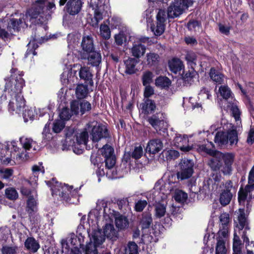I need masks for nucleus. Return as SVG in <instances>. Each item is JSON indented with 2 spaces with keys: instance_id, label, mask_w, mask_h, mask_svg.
<instances>
[{
  "instance_id": "obj_1",
  "label": "nucleus",
  "mask_w": 254,
  "mask_h": 254,
  "mask_svg": "<svg viewBox=\"0 0 254 254\" xmlns=\"http://www.w3.org/2000/svg\"><path fill=\"white\" fill-rule=\"evenodd\" d=\"M235 159V155L232 153H217V155L211 159L209 163L211 169L215 171H220L224 175H231L233 168L232 164Z\"/></svg>"
},
{
  "instance_id": "obj_2",
  "label": "nucleus",
  "mask_w": 254,
  "mask_h": 254,
  "mask_svg": "<svg viewBox=\"0 0 254 254\" xmlns=\"http://www.w3.org/2000/svg\"><path fill=\"white\" fill-rule=\"evenodd\" d=\"M20 77L17 78V108H18L19 112H22V117L25 122H27L29 120H33L34 118V115L32 110L25 109V100L23 96L21 95L22 89L25 86V81L21 77L23 75V73L21 72L19 74Z\"/></svg>"
},
{
  "instance_id": "obj_3",
  "label": "nucleus",
  "mask_w": 254,
  "mask_h": 254,
  "mask_svg": "<svg viewBox=\"0 0 254 254\" xmlns=\"http://www.w3.org/2000/svg\"><path fill=\"white\" fill-rule=\"evenodd\" d=\"M237 221L235 222V231H238L239 235H241L244 242L249 245V239L247 235L248 231H250V228L249 226L248 219L245 215L244 209H239L238 212Z\"/></svg>"
},
{
  "instance_id": "obj_4",
  "label": "nucleus",
  "mask_w": 254,
  "mask_h": 254,
  "mask_svg": "<svg viewBox=\"0 0 254 254\" xmlns=\"http://www.w3.org/2000/svg\"><path fill=\"white\" fill-rule=\"evenodd\" d=\"M190 6H191L190 0H174L168 8V18H174L179 16Z\"/></svg>"
},
{
  "instance_id": "obj_5",
  "label": "nucleus",
  "mask_w": 254,
  "mask_h": 254,
  "mask_svg": "<svg viewBox=\"0 0 254 254\" xmlns=\"http://www.w3.org/2000/svg\"><path fill=\"white\" fill-rule=\"evenodd\" d=\"M87 126L86 129L90 132V138L94 142H97L102 138L109 137L108 129L104 125L99 124L96 122L95 125L88 124Z\"/></svg>"
},
{
  "instance_id": "obj_6",
  "label": "nucleus",
  "mask_w": 254,
  "mask_h": 254,
  "mask_svg": "<svg viewBox=\"0 0 254 254\" xmlns=\"http://www.w3.org/2000/svg\"><path fill=\"white\" fill-rule=\"evenodd\" d=\"M238 199L240 205L244 206L249 205L252 199L254 198V183L248 184L244 188L241 187L238 193Z\"/></svg>"
},
{
  "instance_id": "obj_7",
  "label": "nucleus",
  "mask_w": 254,
  "mask_h": 254,
  "mask_svg": "<svg viewBox=\"0 0 254 254\" xmlns=\"http://www.w3.org/2000/svg\"><path fill=\"white\" fill-rule=\"evenodd\" d=\"M180 165V170L177 173L178 179L184 180L190 178L193 173V161L185 158L182 159Z\"/></svg>"
},
{
  "instance_id": "obj_8",
  "label": "nucleus",
  "mask_w": 254,
  "mask_h": 254,
  "mask_svg": "<svg viewBox=\"0 0 254 254\" xmlns=\"http://www.w3.org/2000/svg\"><path fill=\"white\" fill-rule=\"evenodd\" d=\"M47 184L48 185H52V190L53 192L58 194L66 201H69L68 192L72 189V186L69 187L65 184L63 185L61 183L59 184L54 179H52V181H48Z\"/></svg>"
},
{
  "instance_id": "obj_9",
  "label": "nucleus",
  "mask_w": 254,
  "mask_h": 254,
  "mask_svg": "<svg viewBox=\"0 0 254 254\" xmlns=\"http://www.w3.org/2000/svg\"><path fill=\"white\" fill-rule=\"evenodd\" d=\"M156 26L152 25L151 29L154 34L156 36L161 35L165 31V22L166 20V12L164 10L159 9L156 15Z\"/></svg>"
},
{
  "instance_id": "obj_10",
  "label": "nucleus",
  "mask_w": 254,
  "mask_h": 254,
  "mask_svg": "<svg viewBox=\"0 0 254 254\" xmlns=\"http://www.w3.org/2000/svg\"><path fill=\"white\" fill-rule=\"evenodd\" d=\"M16 29V19L14 18H10L8 22L7 30L3 29L0 26V38L4 41H9L14 38V34L13 33Z\"/></svg>"
},
{
  "instance_id": "obj_11",
  "label": "nucleus",
  "mask_w": 254,
  "mask_h": 254,
  "mask_svg": "<svg viewBox=\"0 0 254 254\" xmlns=\"http://www.w3.org/2000/svg\"><path fill=\"white\" fill-rule=\"evenodd\" d=\"M16 68L12 67L10 70L11 74L14 73ZM5 84L4 91H7L10 96L12 97V100L16 98V77L14 75L11 74L9 77L5 78Z\"/></svg>"
},
{
  "instance_id": "obj_12",
  "label": "nucleus",
  "mask_w": 254,
  "mask_h": 254,
  "mask_svg": "<svg viewBox=\"0 0 254 254\" xmlns=\"http://www.w3.org/2000/svg\"><path fill=\"white\" fill-rule=\"evenodd\" d=\"M27 211L29 214L31 221L37 223L40 219V216L36 214L37 211V202L34 196H31L27 200Z\"/></svg>"
},
{
  "instance_id": "obj_13",
  "label": "nucleus",
  "mask_w": 254,
  "mask_h": 254,
  "mask_svg": "<svg viewBox=\"0 0 254 254\" xmlns=\"http://www.w3.org/2000/svg\"><path fill=\"white\" fill-rule=\"evenodd\" d=\"M220 223L219 230L218 232L219 236H222L223 238H226L228 235L230 227V215L227 213H223L219 216Z\"/></svg>"
},
{
  "instance_id": "obj_14",
  "label": "nucleus",
  "mask_w": 254,
  "mask_h": 254,
  "mask_svg": "<svg viewBox=\"0 0 254 254\" xmlns=\"http://www.w3.org/2000/svg\"><path fill=\"white\" fill-rule=\"evenodd\" d=\"M82 60H87L88 64L93 66H99L101 63L102 57L100 52L94 50L88 53H82L81 56L79 57Z\"/></svg>"
},
{
  "instance_id": "obj_15",
  "label": "nucleus",
  "mask_w": 254,
  "mask_h": 254,
  "mask_svg": "<svg viewBox=\"0 0 254 254\" xmlns=\"http://www.w3.org/2000/svg\"><path fill=\"white\" fill-rule=\"evenodd\" d=\"M19 142L22 148L25 149V151H22L19 153L18 157L23 161L27 160L29 158V154L27 150H29L32 146V143L34 142L33 139L31 138H28L25 136H22L19 138Z\"/></svg>"
},
{
  "instance_id": "obj_16",
  "label": "nucleus",
  "mask_w": 254,
  "mask_h": 254,
  "mask_svg": "<svg viewBox=\"0 0 254 254\" xmlns=\"http://www.w3.org/2000/svg\"><path fill=\"white\" fill-rule=\"evenodd\" d=\"M82 4L81 0H68L65 6L67 12L71 15L78 14L81 10Z\"/></svg>"
},
{
  "instance_id": "obj_17",
  "label": "nucleus",
  "mask_w": 254,
  "mask_h": 254,
  "mask_svg": "<svg viewBox=\"0 0 254 254\" xmlns=\"http://www.w3.org/2000/svg\"><path fill=\"white\" fill-rule=\"evenodd\" d=\"M82 50L79 52V56L81 57L83 52L88 53L94 50L93 39L91 35H86L82 37L81 43Z\"/></svg>"
},
{
  "instance_id": "obj_18",
  "label": "nucleus",
  "mask_w": 254,
  "mask_h": 254,
  "mask_svg": "<svg viewBox=\"0 0 254 254\" xmlns=\"http://www.w3.org/2000/svg\"><path fill=\"white\" fill-rule=\"evenodd\" d=\"M143 154L142 147L140 145L135 146L131 151L125 152L123 157V161L126 163L130 162L131 158L138 160L143 156Z\"/></svg>"
},
{
  "instance_id": "obj_19",
  "label": "nucleus",
  "mask_w": 254,
  "mask_h": 254,
  "mask_svg": "<svg viewBox=\"0 0 254 254\" xmlns=\"http://www.w3.org/2000/svg\"><path fill=\"white\" fill-rule=\"evenodd\" d=\"M163 147L162 141L159 139H153L148 142L145 150L147 153L156 154L159 152Z\"/></svg>"
},
{
  "instance_id": "obj_20",
  "label": "nucleus",
  "mask_w": 254,
  "mask_h": 254,
  "mask_svg": "<svg viewBox=\"0 0 254 254\" xmlns=\"http://www.w3.org/2000/svg\"><path fill=\"white\" fill-rule=\"evenodd\" d=\"M45 1L46 0H36L35 5L27 11V15L31 18H37L40 14L43 12Z\"/></svg>"
},
{
  "instance_id": "obj_21",
  "label": "nucleus",
  "mask_w": 254,
  "mask_h": 254,
  "mask_svg": "<svg viewBox=\"0 0 254 254\" xmlns=\"http://www.w3.org/2000/svg\"><path fill=\"white\" fill-rule=\"evenodd\" d=\"M197 150L199 153H204L210 156L215 157L217 155L218 151L215 149V145L212 142L207 141L205 144L199 145L197 146Z\"/></svg>"
},
{
  "instance_id": "obj_22",
  "label": "nucleus",
  "mask_w": 254,
  "mask_h": 254,
  "mask_svg": "<svg viewBox=\"0 0 254 254\" xmlns=\"http://www.w3.org/2000/svg\"><path fill=\"white\" fill-rule=\"evenodd\" d=\"M140 107L142 113L146 115L154 113L156 108L155 101L150 99H144Z\"/></svg>"
},
{
  "instance_id": "obj_23",
  "label": "nucleus",
  "mask_w": 254,
  "mask_h": 254,
  "mask_svg": "<svg viewBox=\"0 0 254 254\" xmlns=\"http://www.w3.org/2000/svg\"><path fill=\"white\" fill-rule=\"evenodd\" d=\"M237 126H233L231 129H229L226 132L228 135V142H229L231 146L236 145L238 142V135L237 128L241 127V122L237 123Z\"/></svg>"
},
{
  "instance_id": "obj_24",
  "label": "nucleus",
  "mask_w": 254,
  "mask_h": 254,
  "mask_svg": "<svg viewBox=\"0 0 254 254\" xmlns=\"http://www.w3.org/2000/svg\"><path fill=\"white\" fill-rule=\"evenodd\" d=\"M164 119L163 113L159 112L149 117L147 121L154 129L157 130L159 129L160 126L163 124Z\"/></svg>"
},
{
  "instance_id": "obj_25",
  "label": "nucleus",
  "mask_w": 254,
  "mask_h": 254,
  "mask_svg": "<svg viewBox=\"0 0 254 254\" xmlns=\"http://www.w3.org/2000/svg\"><path fill=\"white\" fill-rule=\"evenodd\" d=\"M79 76L80 79L84 80L85 83L88 84L91 86L93 85V74L89 67L86 66L81 67L79 71Z\"/></svg>"
},
{
  "instance_id": "obj_26",
  "label": "nucleus",
  "mask_w": 254,
  "mask_h": 254,
  "mask_svg": "<svg viewBox=\"0 0 254 254\" xmlns=\"http://www.w3.org/2000/svg\"><path fill=\"white\" fill-rule=\"evenodd\" d=\"M90 237V242L93 243L97 246L102 245L105 240V237L103 232L101 229L94 230L92 231Z\"/></svg>"
},
{
  "instance_id": "obj_27",
  "label": "nucleus",
  "mask_w": 254,
  "mask_h": 254,
  "mask_svg": "<svg viewBox=\"0 0 254 254\" xmlns=\"http://www.w3.org/2000/svg\"><path fill=\"white\" fill-rule=\"evenodd\" d=\"M103 233L105 237L112 241H115L119 237V232L114 227V225L111 224H106L104 228Z\"/></svg>"
},
{
  "instance_id": "obj_28",
  "label": "nucleus",
  "mask_w": 254,
  "mask_h": 254,
  "mask_svg": "<svg viewBox=\"0 0 254 254\" xmlns=\"http://www.w3.org/2000/svg\"><path fill=\"white\" fill-rule=\"evenodd\" d=\"M22 184L23 186L20 189V192L23 196L29 198L31 196H34V194L36 195V191L29 188L31 185V183L29 181L24 180Z\"/></svg>"
},
{
  "instance_id": "obj_29",
  "label": "nucleus",
  "mask_w": 254,
  "mask_h": 254,
  "mask_svg": "<svg viewBox=\"0 0 254 254\" xmlns=\"http://www.w3.org/2000/svg\"><path fill=\"white\" fill-rule=\"evenodd\" d=\"M139 62V61L134 58H129L127 60L124 61L125 65V72L127 74H132L135 73L137 69L135 68V66Z\"/></svg>"
},
{
  "instance_id": "obj_30",
  "label": "nucleus",
  "mask_w": 254,
  "mask_h": 254,
  "mask_svg": "<svg viewBox=\"0 0 254 254\" xmlns=\"http://www.w3.org/2000/svg\"><path fill=\"white\" fill-rule=\"evenodd\" d=\"M25 248L32 253H36L40 249L39 243L33 237H28L24 242Z\"/></svg>"
},
{
  "instance_id": "obj_31",
  "label": "nucleus",
  "mask_w": 254,
  "mask_h": 254,
  "mask_svg": "<svg viewBox=\"0 0 254 254\" xmlns=\"http://www.w3.org/2000/svg\"><path fill=\"white\" fill-rule=\"evenodd\" d=\"M170 70L176 74L184 68L183 62L178 58H173L168 62Z\"/></svg>"
},
{
  "instance_id": "obj_32",
  "label": "nucleus",
  "mask_w": 254,
  "mask_h": 254,
  "mask_svg": "<svg viewBox=\"0 0 254 254\" xmlns=\"http://www.w3.org/2000/svg\"><path fill=\"white\" fill-rule=\"evenodd\" d=\"M115 224L117 227L122 230L128 227L129 222L127 217L118 213L115 217Z\"/></svg>"
},
{
  "instance_id": "obj_33",
  "label": "nucleus",
  "mask_w": 254,
  "mask_h": 254,
  "mask_svg": "<svg viewBox=\"0 0 254 254\" xmlns=\"http://www.w3.org/2000/svg\"><path fill=\"white\" fill-rule=\"evenodd\" d=\"M196 75V72L193 68L183 71L182 74V79L186 85H190L193 82V78Z\"/></svg>"
},
{
  "instance_id": "obj_34",
  "label": "nucleus",
  "mask_w": 254,
  "mask_h": 254,
  "mask_svg": "<svg viewBox=\"0 0 254 254\" xmlns=\"http://www.w3.org/2000/svg\"><path fill=\"white\" fill-rule=\"evenodd\" d=\"M152 224L151 214L149 212H144L142 214L140 225L142 229H148Z\"/></svg>"
},
{
  "instance_id": "obj_35",
  "label": "nucleus",
  "mask_w": 254,
  "mask_h": 254,
  "mask_svg": "<svg viewBox=\"0 0 254 254\" xmlns=\"http://www.w3.org/2000/svg\"><path fill=\"white\" fill-rule=\"evenodd\" d=\"M214 141L220 147L227 145L228 143V139L226 132L218 131L215 134Z\"/></svg>"
},
{
  "instance_id": "obj_36",
  "label": "nucleus",
  "mask_w": 254,
  "mask_h": 254,
  "mask_svg": "<svg viewBox=\"0 0 254 254\" xmlns=\"http://www.w3.org/2000/svg\"><path fill=\"white\" fill-rule=\"evenodd\" d=\"M146 51V47L141 44H134L131 49L132 56L139 58L143 56Z\"/></svg>"
},
{
  "instance_id": "obj_37",
  "label": "nucleus",
  "mask_w": 254,
  "mask_h": 254,
  "mask_svg": "<svg viewBox=\"0 0 254 254\" xmlns=\"http://www.w3.org/2000/svg\"><path fill=\"white\" fill-rule=\"evenodd\" d=\"M171 84L170 79L166 76H160L155 79V85L161 89H168Z\"/></svg>"
},
{
  "instance_id": "obj_38",
  "label": "nucleus",
  "mask_w": 254,
  "mask_h": 254,
  "mask_svg": "<svg viewBox=\"0 0 254 254\" xmlns=\"http://www.w3.org/2000/svg\"><path fill=\"white\" fill-rule=\"evenodd\" d=\"M227 108L230 110L231 115L234 118L236 122H241V112L235 103L228 102Z\"/></svg>"
},
{
  "instance_id": "obj_39",
  "label": "nucleus",
  "mask_w": 254,
  "mask_h": 254,
  "mask_svg": "<svg viewBox=\"0 0 254 254\" xmlns=\"http://www.w3.org/2000/svg\"><path fill=\"white\" fill-rule=\"evenodd\" d=\"M103 18V10L100 7H97L94 11V17L91 19V24L94 27L98 26L99 22Z\"/></svg>"
},
{
  "instance_id": "obj_40",
  "label": "nucleus",
  "mask_w": 254,
  "mask_h": 254,
  "mask_svg": "<svg viewBox=\"0 0 254 254\" xmlns=\"http://www.w3.org/2000/svg\"><path fill=\"white\" fill-rule=\"evenodd\" d=\"M225 238L222 236L219 235L216 238V254H226L227 250L225 246Z\"/></svg>"
},
{
  "instance_id": "obj_41",
  "label": "nucleus",
  "mask_w": 254,
  "mask_h": 254,
  "mask_svg": "<svg viewBox=\"0 0 254 254\" xmlns=\"http://www.w3.org/2000/svg\"><path fill=\"white\" fill-rule=\"evenodd\" d=\"M209 75L211 79L216 83L220 84L222 83L224 80V75L214 68H211L210 70Z\"/></svg>"
},
{
  "instance_id": "obj_42",
  "label": "nucleus",
  "mask_w": 254,
  "mask_h": 254,
  "mask_svg": "<svg viewBox=\"0 0 254 254\" xmlns=\"http://www.w3.org/2000/svg\"><path fill=\"white\" fill-rule=\"evenodd\" d=\"M88 90L87 85L79 84L77 86L75 90L76 96L78 99L85 98L88 94Z\"/></svg>"
},
{
  "instance_id": "obj_43",
  "label": "nucleus",
  "mask_w": 254,
  "mask_h": 254,
  "mask_svg": "<svg viewBox=\"0 0 254 254\" xmlns=\"http://www.w3.org/2000/svg\"><path fill=\"white\" fill-rule=\"evenodd\" d=\"M232 197L233 193L232 192H227L226 191H221L219 197L220 204L224 206L229 204Z\"/></svg>"
},
{
  "instance_id": "obj_44",
  "label": "nucleus",
  "mask_w": 254,
  "mask_h": 254,
  "mask_svg": "<svg viewBox=\"0 0 254 254\" xmlns=\"http://www.w3.org/2000/svg\"><path fill=\"white\" fill-rule=\"evenodd\" d=\"M84 236L81 233H79L77 235H73L70 238V244L72 246H77L81 248L84 245Z\"/></svg>"
},
{
  "instance_id": "obj_45",
  "label": "nucleus",
  "mask_w": 254,
  "mask_h": 254,
  "mask_svg": "<svg viewBox=\"0 0 254 254\" xmlns=\"http://www.w3.org/2000/svg\"><path fill=\"white\" fill-rule=\"evenodd\" d=\"M154 75L152 72L147 70L142 73L141 81L143 86L150 85L153 82Z\"/></svg>"
},
{
  "instance_id": "obj_46",
  "label": "nucleus",
  "mask_w": 254,
  "mask_h": 254,
  "mask_svg": "<svg viewBox=\"0 0 254 254\" xmlns=\"http://www.w3.org/2000/svg\"><path fill=\"white\" fill-rule=\"evenodd\" d=\"M80 36L77 33H70L67 37L68 46L69 48L74 47L78 44Z\"/></svg>"
},
{
  "instance_id": "obj_47",
  "label": "nucleus",
  "mask_w": 254,
  "mask_h": 254,
  "mask_svg": "<svg viewBox=\"0 0 254 254\" xmlns=\"http://www.w3.org/2000/svg\"><path fill=\"white\" fill-rule=\"evenodd\" d=\"M155 216L157 218H161L166 212V205L161 203H158L155 205Z\"/></svg>"
},
{
  "instance_id": "obj_48",
  "label": "nucleus",
  "mask_w": 254,
  "mask_h": 254,
  "mask_svg": "<svg viewBox=\"0 0 254 254\" xmlns=\"http://www.w3.org/2000/svg\"><path fill=\"white\" fill-rule=\"evenodd\" d=\"M219 91L220 95L226 101H227L230 98L233 99L232 92L227 86H221L219 87Z\"/></svg>"
},
{
  "instance_id": "obj_49",
  "label": "nucleus",
  "mask_w": 254,
  "mask_h": 254,
  "mask_svg": "<svg viewBox=\"0 0 254 254\" xmlns=\"http://www.w3.org/2000/svg\"><path fill=\"white\" fill-rule=\"evenodd\" d=\"M147 62L150 65H155L159 62L160 57L158 54L154 53H147L146 55Z\"/></svg>"
},
{
  "instance_id": "obj_50",
  "label": "nucleus",
  "mask_w": 254,
  "mask_h": 254,
  "mask_svg": "<svg viewBox=\"0 0 254 254\" xmlns=\"http://www.w3.org/2000/svg\"><path fill=\"white\" fill-rule=\"evenodd\" d=\"M76 141L79 144L86 145L88 141V133L87 130H84L76 135Z\"/></svg>"
},
{
  "instance_id": "obj_51",
  "label": "nucleus",
  "mask_w": 254,
  "mask_h": 254,
  "mask_svg": "<svg viewBox=\"0 0 254 254\" xmlns=\"http://www.w3.org/2000/svg\"><path fill=\"white\" fill-rule=\"evenodd\" d=\"M100 35L104 39H109L111 37V30L106 24H101L100 27Z\"/></svg>"
},
{
  "instance_id": "obj_52",
  "label": "nucleus",
  "mask_w": 254,
  "mask_h": 254,
  "mask_svg": "<svg viewBox=\"0 0 254 254\" xmlns=\"http://www.w3.org/2000/svg\"><path fill=\"white\" fill-rule=\"evenodd\" d=\"M101 152L105 158L114 156V148L110 145L106 144L102 148Z\"/></svg>"
},
{
  "instance_id": "obj_53",
  "label": "nucleus",
  "mask_w": 254,
  "mask_h": 254,
  "mask_svg": "<svg viewBox=\"0 0 254 254\" xmlns=\"http://www.w3.org/2000/svg\"><path fill=\"white\" fill-rule=\"evenodd\" d=\"M28 18L27 14L25 15L20 14V17L18 20H17V31H20L21 28L24 29L27 27V24L26 23V18Z\"/></svg>"
},
{
  "instance_id": "obj_54",
  "label": "nucleus",
  "mask_w": 254,
  "mask_h": 254,
  "mask_svg": "<svg viewBox=\"0 0 254 254\" xmlns=\"http://www.w3.org/2000/svg\"><path fill=\"white\" fill-rule=\"evenodd\" d=\"M50 123L48 122L45 125L42 132L43 139L45 141H49L52 138V134L50 132Z\"/></svg>"
},
{
  "instance_id": "obj_55",
  "label": "nucleus",
  "mask_w": 254,
  "mask_h": 254,
  "mask_svg": "<svg viewBox=\"0 0 254 254\" xmlns=\"http://www.w3.org/2000/svg\"><path fill=\"white\" fill-rule=\"evenodd\" d=\"M102 205L104 207V216H107L109 218L112 219V217H114L118 214L115 210L108 207L107 202H105L104 200L102 201Z\"/></svg>"
},
{
  "instance_id": "obj_56",
  "label": "nucleus",
  "mask_w": 254,
  "mask_h": 254,
  "mask_svg": "<svg viewBox=\"0 0 254 254\" xmlns=\"http://www.w3.org/2000/svg\"><path fill=\"white\" fill-rule=\"evenodd\" d=\"M174 198L177 202H184L187 199L188 194L182 190H179L175 192Z\"/></svg>"
},
{
  "instance_id": "obj_57",
  "label": "nucleus",
  "mask_w": 254,
  "mask_h": 254,
  "mask_svg": "<svg viewBox=\"0 0 254 254\" xmlns=\"http://www.w3.org/2000/svg\"><path fill=\"white\" fill-rule=\"evenodd\" d=\"M118 207L120 210L127 211L129 208V202L127 198H123L117 201Z\"/></svg>"
},
{
  "instance_id": "obj_58",
  "label": "nucleus",
  "mask_w": 254,
  "mask_h": 254,
  "mask_svg": "<svg viewBox=\"0 0 254 254\" xmlns=\"http://www.w3.org/2000/svg\"><path fill=\"white\" fill-rule=\"evenodd\" d=\"M126 254H137L138 246L135 243L129 242L127 245V248L126 249Z\"/></svg>"
},
{
  "instance_id": "obj_59",
  "label": "nucleus",
  "mask_w": 254,
  "mask_h": 254,
  "mask_svg": "<svg viewBox=\"0 0 254 254\" xmlns=\"http://www.w3.org/2000/svg\"><path fill=\"white\" fill-rule=\"evenodd\" d=\"M91 110V104L87 101L83 100L80 102V112L81 115Z\"/></svg>"
},
{
  "instance_id": "obj_60",
  "label": "nucleus",
  "mask_w": 254,
  "mask_h": 254,
  "mask_svg": "<svg viewBox=\"0 0 254 254\" xmlns=\"http://www.w3.org/2000/svg\"><path fill=\"white\" fill-rule=\"evenodd\" d=\"M98 246L92 242L88 243L85 249V254H97V247Z\"/></svg>"
},
{
  "instance_id": "obj_61",
  "label": "nucleus",
  "mask_w": 254,
  "mask_h": 254,
  "mask_svg": "<svg viewBox=\"0 0 254 254\" xmlns=\"http://www.w3.org/2000/svg\"><path fill=\"white\" fill-rule=\"evenodd\" d=\"M147 204L148 202L145 200H139L135 203L134 210L136 212H142Z\"/></svg>"
},
{
  "instance_id": "obj_62",
  "label": "nucleus",
  "mask_w": 254,
  "mask_h": 254,
  "mask_svg": "<svg viewBox=\"0 0 254 254\" xmlns=\"http://www.w3.org/2000/svg\"><path fill=\"white\" fill-rule=\"evenodd\" d=\"M60 117L62 120H68L71 116L69 109L67 107L63 108L59 114Z\"/></svg>"
},
{
  "instance_id": "obj_63",
  "label": "nucleus",
  "mask_w": 254,
  "mask_h": 254,
  "mask_svg": "<svg viewBox=\"0 0 254 254\" xmlns=\"http://www.w3.org/2000/svg\"><path fill=\"white\" fill-rule=\"evenodd\" d=\"M221 186L223 187L222 191L229 192H231V190L234 189L233 182L231 180H228L225 183H222L220 187H221Z\"/></svg>"
},
{
  "instance_id": "obj_64",
  "label": "nucleus",
  "mask_w": 254,
  "mask_h": 254,
  "mask_svg": "<svg viewBox=\"0 0 254 254\" xmlns=\"http://www.w3.org/2000/svg\"><path fill=\"white\" fill-rule=\"evenodd\" d=\"M5 194L6 198L10 200L16 199V189L9 188L5 190Z\"/></svg>"
}]
</instances>
